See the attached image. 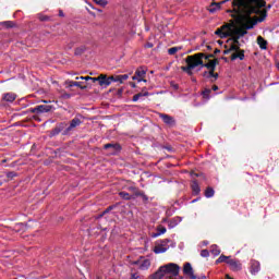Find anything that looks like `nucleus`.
I'll use <instances>...</instances> for the list:
<instances>
[{
	"instance_id": "1",
	"label": "nucleus",
	"mask_w": 279,
	"mask_h": 279,
	"mask_svg": "<svg viewBox=\"0 0 279 279\" xmlns=\"http://www.w3.org/2000/svg\"><path fill=\"white\" fill-rule=\"evenodd\" d=\"M265 0H234L233 10L242 22L244 29H253L256 23H263L267 19V11L271 10L272 5Z\"/></svg>"
},
{
	"instance_id": "2",
	"label": "nucleus",
	"mask_w": 279,
	"mask_h": 279,
	"mask_svg": "<svg viewBox=\"0 0 279 279\" xmlns=\"http://www.w3.org/2000/svg\"><path fill=\"white\" fill-rule=\"evenodd\" d=\"M246 29L247 28H244V26L239 28L232 24H226L216 29L215 34L216 36H219V38H228V36H231L232 43L229 45V49L225 50V54L233 51L231 54V60L245 59V51L241 50V44L239 43V39L243 38V36L247 34Z\"/></svg>"
},
{
	"instance_id": "3",
	"label": "nucleus",
	"mask_w": 279,
	"mask_h": 279,
	"mask_svg": "<svg viewBox=\"0 0 279 279\" xmlns=\"http://www.w3.org/2000/svg\"><path fill=\"white\" fill-rule=\"evenodd\" d=\"M208 58H213V54L206 56L204 52H198L193 56H187L185 59L186 66H182L181 69L184 71V73H187V75H193V69H208L209 72H205V77H214L217 80L219 77L218 73H215V69L217 66V62L215 60H209Z\"/></svg>"
},
{
	"instance_id": "4",
	"label": "nucleus",
	"mask_w": 279,
	"mask_h": 279,
	"mask_svg": "<svg viewBox=\"0 0 279 279\" xmlns=\"http://www.w3.org/2000/svg\"><path fill=\"white\" fill-rule=\"evenodd\" d=\"M219 263H226L231 271H241V262L236 258H232L230 256L221 255L217 260L216 265H219Z\"/></svg>"
},
{
	"instance_id": "5",
	"label": "nucleus",
	"mask_w": 279,
	"mask_h": 279,
	"mask_svg": "<svg viewBox=\"0 0 279 279\" xmlns=\"http://www.w3.org/2000/svg\"><path fill=\"white\" fill-rule=\"evenodd\" d=\"M169 243H171V240H169V239L157 241L155 248H154V253L155 254H165V252H167V250H169Z\"/></svg>"
},
{
	"instance_id": "6",
	"label": "nucleus",
	"mask_w": 279,
	"mask_h": 279,
	"mask_svg": "<svg viewBox=\"0 0 279 279\" xmlns=\"http://www.w3.org/2000/svg\"><path fill=\"white\" fill-rule=\"evenodd\" d=\"M53 110V106L51 105H39L37 107L31 108L29 112L33 114H43L45 112H51Z\"/></svg>"
},
{
	"instance_id": "7",
	"label": "nucleus",
	"mask_w": 279,
	"mask_h": 279,
	"mask_svg": "<svg viewBox=\"0 0 279 279\" xmlns=\"http://www.w3.org/2000/svg\"><path fill=\"white\" fill-rule=\"evenodd\" d=\"M93 82H99V86L108 87L113 82V76L106 77V75L101 74L98 77L93 78Z\"/></svg>"
},
{
	"instance_id": "8",
	"label": "nucleus",
	"mask_w": 279,
	"mask_h": 279,
	"mask_svg": "<svg viewBox=\"0 0 279 279\" xmlns=\"http://www.w3.org/2000/svg\"><path fill=\"white\" fill-rule=\"evenodd\" d=\"M145 75H147V69L141 66L135 71V75L132 76V80L137 82H143V78H145Z\"/></svg>"
},
{
	"instance_id": "9",
	"label": "nucleus",
	"mask_w": 279,
	"mask_h": 279,
	"mask_svg": "<svg viewBox=\"0 0 279 279\" xmlns=\"http://www.w3.org/2000/svg\"><path fill=\"white\" fill-rule=\"evenodd\" d=\"M160 119L166 123V125H169L172 128V125H175V119L173 117L167 114V113H159Z\"/></svg>"
},
{
	"instance_id": "10",
	"label": "nucleus",
	"mask_w": 279,
	"mask_h": 279,
	"mask_svg": "<svg viewBox=\"0 0 279 279\" xmlns=\"http://www.w3.org/2000/svg\"><path fill=\"white\" fill-rule=\"evenodd\" d=\"M183 274L185 276H189L191 279H197L195 274L193 272V266H191V263H185L183 266Z\"/></svg>"
},
{
	"instance_id": "11",
	"label": "nucleus",
	"mask_w": 279,
	"mask_h": 279,
	"mask_svg": "<svg viewBox=\"0 0 279 279\" xmlns=\"http://www.w3.org/2000/svg\"><path fill=\"white\" fill-rule=\"evenodd\" d=\"M82 125V120H80V118H74L71 122L70 125L65 129L63 134H69V132H71V130L77 128Z\"/></svg>"
},
{
	"instance_id": "12",
	"label": "nucleus",
	"mask_w": 279,
	"mask_h": 279,
	"mask_svg": "<svg viewBox=\"0 0 279 279\" xmlns=\"http://www.w3.org/2000/svg\"><path fill=\"white\" fill-rule=\"evenodd\" d=\"M260 271V263L256 259L251 260V274L256 276Z\"/></svg>"
},
{
	"instance_id": "13",
	"label": "nucleus",
	"mask_w": 279,
	"mask_h": 279,
	"mask_svg": "<svg viewBox=\"0 0 279 279\" xmlns=\"http://www.w3.org/2000/svg\"><path fill=\"white\" fill-rule=\"evenodd\" d=\"M223 3H226V0L221 1L220 3H217V2L211 3L209 7L210 14H215L217 10H221V5H223Z\"/></svg>"
},
{
	"instance_id": "14",
	"label": "nucleus",
	"mask_w": 279,
	"mask_h": 279,
	"mask_svg": "<svg viewBox=\"0 0 279 279\" xmlns=\"http://www.w3.org/2000/svg\"><path fill=\"white\" fill-rule=\"evenodd\" d=\"M3 101H9V104H12V101L16 100V94L14 93H7L2 97Z\"/></svg>"
},
{
	"instance_id": "15",
	"label": "nucleus",
	"mask_w": 279,
	"mask_h": 279,
	"mask_svg": "<svg viewBox=\"0 0 279 279\" xmlns=\"http://www.w3.org/2000/svg\"><path fill=\"white\" fill-rule=\"evenodd\" d=\"M104 149H112V151H113V154L116 153V151H121V145H119V144H106L105 146H104Z\"/></svg>"
},
{
	"instance_id": "16",
	"label": "nucleus",
	"mask_w": 279,
	"mask_h": 279,
	"mask_svg": "<svg viewBox=\"0 0 279 279\" xmlns=\"http://www.w3.org/2000/svg\"><path fill=\"white\" fill-rule=\"evenodd\" d=\"M191 189L194 195H199L202 189L199 187V183L197 181H192Z\"/></svg>"
},
{
	"instance_id": "17",
	"label": "nucleus",
	"mask_w": 279,
	"mask_h": 279,
	"mask_svg": "<svg viewBox=\"0 0 279 279\" xmlns=\"http://www.w3.org/2000/svg\"><path fill=\"white\" fill-rule=\"evenodd\" d=\"M129 78H130L129 74L117 75V76H113V82H120V84H123V82H125Z\"/></svg>"
},
{
	"instance_id": "18",
	"label": "nucleus",
	"mask_w": 279,
	"mask_h": 279,
	"mask_svg": "<svg viewBox=\"0 0 279 279\" xmlns=\"http://www.w3.org/2000/svg\"><path fill=\"white\" fill-rule=\"evenodd\" d=\"M119 196L122 199L130 201V199H136V197L128 192H119Z\"/></svg>"
},
{
	"instance_id": "19",
	"label": "nucleus",
	"mask_w": 279,
	"mask_h": 279,
	"mask_svg": "<svg viewBox=\"0 0 279 279\" xmlns=\"http://www.w3.org/2000/svg\"><path fill=\"white\" fill-rule=\"evenodd\" d=\"M167 232V228L163 226L157 227V232L153 234L154 239L161 236V234H165Z\"/></svg>"
},
{
	"instance_id": "20",
	"label": "nucleus",
	"mask_w": 279,
	"mask_h": 279,
	"mask_svg": "<svg viewBox=\"0 0 279 279\" xmlns=\"http://www.w3.org/2000/svg\"><path fill=\"white\" fill-rule=\"evenodd\" d=\"M257 45H259V49H267V40L263 36L257 37Z\"/></svg>"
},
{
	"instance_id": "21",
	"label": "nucleus",
	"mask_w": 279,
	"mask_h": 279,
	"mask_svg": "<svg viewBox=\"0 0 279 279\" xmlns=\"http://www.w3.org/2000/svg\"><path fill=\"white\" fill-rule=\"evenodd\" d=\"M126 191H130V193H133L132 195H134V197H136L140 192L138 187L134 186V185H126L125 186Z\"/></svg>"
},
{
	"instance_id": "22",
	"label": "nucleus",
	"mask_w": 279,
	"mask_h": 279,
	"mask_svg": "<svg viewBox=\"0 0 279 279\" xmlns=\"http://www.w3.org/2000/svg\"><path fill=\"white\" fill-rule=\"evenodd\" d=\"M148 96H149L148 92H145L144 94L138 93V94L133 96L132 101H138L141 99V97H148Z\"/></svg>"
},
{
	"instance_id": "23",
	"label": "nucleus",
	"mask_w": 279,
	"mask_h": 279,
	"mask_svg": "<svg viewBox=\"0 0 279 279\" xmlns=\"http://www.w3.org/2000/svg\"><path fill=\"white\" fill-rule=\"evenodd\" d=\"M148 267H151V262L149 259H145L142 262V264L140 265V269L145 270Z\"/></svg>"
},
{
	"instance_id": "24",
	"label": "nucleus",
	"mask_w": 279,
	"mask_h": 279,
	"mask_svg": "<svg viewBox=\"0 0 279 279\" xmlns=\"http://www.w3.org/2000/svg\"><path fill=\"white\" fill-rule=\"evenodd\" d=\"M27 229V226H25V223H23V222H20V223H16L15 226H14V230H15V232H21V230H26Z\"/></svg>"
},
{
	"instance_id": "25",
	"label": "nucleus",
	"mask_w": 279,
	"mask_h": 279,
	"mask_svg": "<svg viewBox=\"0 0 279 279\" xmlns=\"http://www.w3.org/2000/svg\"><path fill=\"white\" fill-rule=\"evenodd\" d=\"M70 86H76L77 88H81V90H86V86L82 85V82L72 81L70 82Z\"/></svg>"
},
{
	"instance_id": "26",
	"label": "nucleus",
	"mask_w": 279,
	"mask_h": 279,
	"mask_svg": "<svg viewBox=\"0 0 279 279\" xmlns=\"http://www.w3.org/2000/svg\"><path fill=\"white\" fill-rule=\"evenodd\" d=\"M215 196V190L213 187H207L205 190V197L210 198Z\"/></svg>"
},
{
	"instance_id": "27",
	"label": "nucleus",
	"mask_w": 279,
	"mask_h": 279,
	"mask_svg": "<svg viewBox=\"0 0 279 279\" xmlns=\"http://www.w3.org/2000/svg\"><path fill=\"white\" fill-rule=\"evenodd\" d=\"M210 252L214 256H219V254H221V250H219V246L217 245H211Z\"/></svg>"
},
{
	"instance_id": "28",
	"label": "nucleus",
	"mask_w": 279,
	"mask_h": 279,
	"mask_svg": "<svg viewBox=\"0 0 279 279\" xmlns=\"http://www.w3.org/2000/svg\"><path fill=\"white\" fill-rule=\"evenodd\" d=\"M84 51H86V46H81L78 48L75 49V56H82V53H84Z\"/></svg>"
},
{
	"instance_id": "29",
	"label": "nucleus",
	"mask_w": 279,
	"mask_h": 279,
	"mask_svg": "<svg viewBox=\"0 0 279 279\" xmlns=\"http://www.w3.org/2000/svg\"><path fill=\"white\" fill-rule=\"evenodd\" d=\"M180 49H182L181 47H172L170 49H168V53L169 56H175V52L180 51Z\"/></svg>"
},
{
	"instance_id": "30",
	"label": "nucleus",
	"mask_w": 279,
	"mask_h": 279,
	"mask_svg": "<svg viewBox=\"0 0 279 279\" xmlns=\"http://www.w3.org/2000/svg\"><path fill=\"white\" fill-rule=\"evenodd\" d=\"M136 197H142L144 199V202H147L149 199V197H147V195H145V192H142V191L138 192Z\"/></svg>"
},
{
	"instance_id": "31",
	"label": "nucleus",
	"mask_w": 279,
	"mask_h": 279,
	"mask_svg": "<svg viewBox=\"0 0 279 279\" xmlns=\"http://www.w3.org/2000/svg\"><path fill=\"white\" fill-rule=\"evenodd\" d=\"M210 93H211L210 89H205V90L203 92V97H204V99H210Z\"/></svg>"
},
{
	"instance_id": "32",
	"label": "nucleus",
	"mask_w": 279,
	"mask_h": 279,
	"mask_svg": "<svg viewBox=\"0 0 279 279\" xmlns=\"http://www.w3.org/2000/svg\"><path fill=\"white\" fill-rule=\"evenodd\" d=\"M201 256L203 258H208V256H210V252H208V250H203L201 251Z\"/></svg>"
},
{
	"instance_id": "33",
	"label": "nucleus",
	"mask_w": 279,
	"mask_h": 279,
	"mask_svg": "<svg viewBox=\"0 0 279 279\" xmlns=\"http://www.w3.org/2000/svg\"><path fill=\"white\" fill-rule=\"evenodd\" d=\"M76 80H85V82H89V81L93 82V80H95V77H90V76H80V77H76Z\"/></svg>"
},
{
	"instance_id": "34",
	"label": "nucleus",
	"mask_w": 279,
	"mask_h": 279,
	"mask_svg": "<svg viewBox=\"0 0 279 279\" xmlns=\"http://www.w3.org/2000/svg\"><path fill=\"white\" fill-rule=\"evenodd\" d=\"M95 3H97L98 5H108V1L106 0H94Z\"/></svg>"
},
{
	"instance_id": "35",
	"label": "nucleus",
	"mask_w": 279,
	"mask_h": 279,
	"mask_svg": "<svg viewBox=\"0 0 279 279\" xmlns=\"http://www.w3.org/2000/svg\"><path fill=\"white\" fill-rule=\"evenodd\" d=\"M1 25H5V27H12V22L10 21L2 22Z\"/></svg>"
},
{
	"instance_id": "36",
	"label": "nucleus",
	"mask_w": 279,
	"mask_h": 279,
	"mask_svg": "<svg viewBox=\"0 0 279 279\" xmlns=\"http://www.w3.org/2000/svg\"><path fill=\"white\" fill-rule=\"evenodd\" d=\"M60 132H62V129L57 128V129L53 130V135L60 134Z\"/></svg>"
},
{
	"instance_id": "37",
	"label": "nucleus",
	"mask_w": 279,
	"mask_h": 279,
	"mask_svg": "<svg viewBox=\"0 0 279 279\" xmlns=\"http://www.w3.org/2000/svg\"><path fill=\"white\" fill-rule=\"evenodd\" d=\"M145 47H146V49H151V47H154V44L147 43V44L145 45Z\"/></svg>"
},
{
	"instance_id": "38",
	"label": "nucleus",
	"mask_w": 279,
	"mask_h": 279,
	"mask_svg": "<svg viewBox=\"0 0 279 279\" xmlns=\"http://www.w3.org/2000/svg\"><path fill=\"white\" fill-rule=\"evenodd\" d=\"M131 279H138V274H132Z\"/></svg>"
},
{
	"instance_id": "39",
	"label": "nucleus",
	"mask_w": 279,
	"mask_h": 279,
	"mask_svg": "<svg viewBox=\"0 0 279 279\" xmlns=\"http://www.w3.org/2000/svg\"><path fill=\"white\" fill-rule=\"evenodd\" d=\"M14 175H15L14 172H9V173L7 174L8 178H14Z\"/></svg>"
},
{
	"instance_id": "40",
	"label": "nucleus",
	"mask_w": 279,
	"mask_h": 279,
	"mask_svg": "<svg viewBox=\"0 0 279 279\" xmlns=\"http://www.w3.org/2000/svg\"><path fill=\"white\" fill-rule=\"evenodd\" d=\"M211 90H219V87L217 85H213Z\"/></svg>"
},
{
	"instance_id": "41",
	"label": "nucleus",
	"mask_w": 279,
	"mask_h": 279,
	"mask_svg": "<svg viewBox=\"0 0 279 279\" xmlns=\"http://www.w3.org/2000/svg\"><path fill=\"white\" fill-rule=\"evenodd\" d=\"M39 19H40V21H47V20H48L47 16H41V17H39Z\"/></svg>"
},
{
	"instance_id": "42",
	"label": "nucleus",
	"mask_w": 279,
	"mask_h": 279,
	"mask_svg": "<svg viewBox=\"0 0 279 279\" xmlns=\"http://www.w3.org/2000/svg\"><path fill=\"white\" fill-rule=\"evenodd\" d=\"M59 16H64V12H62V10L59 11Z\"/></svg>"
},
{
	"instance_id": "43",
	"label": "nucleus",
	"mask_w": 279,
	"mask_h": 279,
	"mask_svg": "<svg viewBox=\"0 0 279 279\" xmlns=\"http://www.w3.org/2000/svg\"><path fill=\"white\" fill-rule=\"evenodd\" d=\"M169 228H174V227H173V220L170 221Z\"/></svg>"
},
{
	"instance_id": "44",
	"label": "nucleus",
	"mask_w": 279,
	"mask_h": 279,
	"mask_svg": "<svg viewBox=\"0 0 279 279\" xmlns=\"http://www.w3.org/2000/svg\"><path fill=\"white\" fill-rule=\"evenodd\" d=\"M41 101H43V104H51L50 100H41Z\"/></svg>"
},
{
	"instance_id": "45",
	"label": "nucleus",
	"mask_w": 279,
	"mask_h": 279,
	"mask_svg": "<svg viewBox=\"0 0 279 279\" xmlns=\"http://www.w3.org/2000/svg\"><path fill=\"white\" fill-rule=\"evenodd\" d=\"M132 88H136V83H131Z\"/></svg>"
},
{
	"instance_id": "46",
	"label": "nucleus",
	"mask_w": 279,
	"mask_h": 279,
	"mask_svg": "<svg viewBox=\"0 0 279 279\" xmlns=\"http://www.w3.org/2000/svg\"><path fill=\"white\" fill-rule=\"evenodd\" d=\"M198 279H206V276H202L201 278H198Z\"/></svg>"
},
{
	"instance_id": "47",
	"label": "nucleus",
	"mask_w": 279,
	"mask_h": 279,
	"mask_svg": "<svg viewBox=\"0 0 279 279\" xmlns=\"http://www.w3.org/2000/svg\"><path fill=\"white\" fill-rule=\"evenodd\" d=\"M226 278H227V279H230V275H227Z\"/></svg>"
},
{
	"instance_id": "48",
	"label": "nucleus",
	"mask_w": 279,
	"mask_h": 279,
	"mask_svg": "<svg viewBox=\"0 0 279 279\" xmlns=\"http://www.w3.org/2000/svg\"><path fill=\"white\" fill-rule=\"evenodd\" d=\"M142 82L146 83V82H147V80L143 78V81H142Z\"/></svg>"
},
{
	"instance_id": "49",
	"label": "nucleus",
	"mask_w": 279,
	"mask_h": 279,
	"mask_svg": "<svg viewBox=\"0 0 279 279\" xmlns=\"http://www.w3.org/2000/svg\"><path fill=\"white\" fill-rule=\"evenodd\" d=\"M109 209H107L105 213H108Z\"/></svg>"
}]
</instances>
